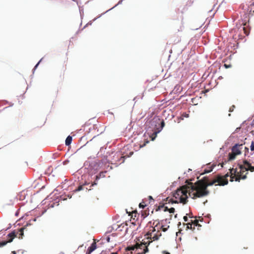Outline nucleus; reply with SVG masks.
<instances>
[{
  "label": "nucleus",
  "instance_id": "1",
  "mask_svg": "<svg viewBox=\"0 0 254 254\" xmlns=\"http://www.w3.org/2000/svg\"><path fill=\"white\" fill-rule=\"evenodd\" d=\"M228 173L224 176H218L217 178L211 182H209L207 177H203L202 179L198 180L195 183V185H192V190H195L196 192L193 193V196L203 197L208 195L209 191L207 190L208 186H212L216 183L218 185L224 186L228 183L227 178L229 176Z\"/></svg>",
  "mask_w": 254,
  "mask_h": 254
},
{
  "label": "nucleus",
  "instance_id": "2",
  "mask_svg": "<svg viewBox=\"0 0 254 254\" xmlns=\"http://www.w3.org/2000/svg\"><path fill=\"white\" fill-rule=\"evenodd\" d=\"M192 185H195V183L194 184L190 183L189 184V186H183L180 189H177L173 195L176 200L167 197L166 198V201H168L169 203L170 202L172 203H178L180 202L185 204L188 202V193H189V195L192 197V198L195 199L197 198V197L193 196L194 195L193 193H194L196 191L195 190H192Z\"/></svg>",
  "mask_w": 254,
  "mask_h": 254
},
{
  "label": "nucleus",
  "instance_id": "3",
  "mask_svg": "<svg viewBox=\"0 0 254 254\" xmlns=\"http://www.w3.org/2000/svg\"><path fill=\"white\" fill-rule=\"evenodd\" d=\"M243 162V164L239 163L238 165L240 169L239 171H238L237 168L230 169L231 182L233 181L234 179L236 181L239 182L241 179H245L247 178L248 170L251 172L254 171V166H252L248 161L244 160Z\"/></svg>",
  "mask_w": 254,
  "mask_h": 254
},
{
  "label": "nucleus",
  "instance_id": "4",
  "mask_svg": "<svg viewBox=\"0 0 254 254\" xmlns=\"http://www.w3.org/2000/svg\"><path fill=\"white\" fill-rule=\"evenodd\" d=\"M152 124L154 125L155 129L150 137L152 140H154L156 137L157 134L160 132L164 127L165 123L163 120H161L160 119L157 118L153 120Z\"/></svg>",
  "mask_w": 254,
  "mask_h": 254
},
{
  "label": "nucleus",
  "instance_id": "5",
  "mask_svg": "<svg viewBox=\"0 0 254 254\" xmlns=\"http://www.w3.org/2000/svg\"><path fill=\"white\" fill-rule=\"evenodd\" d=\"M150 239H147V241H145L144 240H142V242L141 244L136 243L134 246H132L131 247H128L127 250H133L135 249H141V247L144 246V249H146V247L149 245V244L152 242L149 240Z\"/></svg>",
  "mask_w": 254,
  "mask_h": 254
},
{
  "label": "nucleus",
  "instance_id": "6",
  "mask_svg": "<svg viewBox=\"0 0 254 254\" xmlns=\"http://www.w3.org/2000/svg\"><path fill=\"white\" fill-rule=\"evenodd\" d=\"M239 24H238V23L237 24V26H238L239 25H240V26H241L242 25H243V30L244 31V33L246 35H248L249 34V32H250V29L249 28H248L246 26L247 25L246 21L239 20Z\"/></svg>",
  "mask_w": 254,
  "mask_h": 254
},
{
  "label": "nucleus",
  "instance_id": "7",
  "mask_svg": "<svg viewBox=\"0 0 254 254\" xmlns=\"http://www.w3.org/2000/svg\"><path fill=\"white\" fill-rule=\"evenodd\" d=\"M155 221L153 222V225H154V227H152V229L150 230L148 233L146 234V236H147L146 239H151L152 234L156 231V228H158V225L159 223V222H157V223L155 225Z\"/></svg>",
  "mask_w": 254,
  "mask_h": 254
},
{
  "label": "nucleus",
  "instance_id": "8",
  "mask_svg": "<svg viewBox=\"0 0 254 254\" xmlns=\"http://www.w3.org/2000/svg\"><path fill=\"white\" fill-rule=\"evenodd\" d=\"M30 225L31 224L30 223H27V224L25 225L23 227L20 228L16 233V234L17 235V237L19 239H22L23 236L24 230L26 229V226Z\"/></svg>",
  "mask_w": 254,
  "mask_h": 254
},
{
  "label": "nucleus",
  "instance_id": "9",
  "mask_svg": "<svg viewBox=\"0 0 254 254\" xmlns=\"http://www.w3.org/2000/svg\"><path fill=\"white\" fill-rule=\"evenodd\" d=\"M242 146V145H235L232 147V152L234 153L235 154H237V155L240 154L241 152L239 147Z\"/></svg>",
  "mask_w": 254,
  "mask_h": 254
},
{
  "label": "nucleus",
  "instance_id": "10",
  "mask_svg": "<svg viewBox=\"0 0 254 254\" xmlns=\"http://www.w3.org/2000/svg\"><path fill=\"white\" fill-rule=\"evenodd\" d=\"M17 237V235L16 234V232L15 231H13L10 233H9L7 235L8 238H9V240L7 241L9 243H10L12 241L13 239Z\"/></svg>",
  "mask_w": 254,
  "mask_h": 254
},
{
  "label": "nucleus",
  "instance_id": "11",
  "mask_svg": "<svg viewBox=\"0 0 254 254\" xmlns=\"http://www.w3.org/2000/svg\"><path fill=\"white\" fill-rule=\"evenodd\" d=\"M96 249V243L93 242L88 249V254H90Z\"/></svg>",
  "mask_w": 254,
  "mask_h": 254
},
{
  "label": "nucleus",
  "instance_id": "12",
  "mask_svg": "<svg viewBox=\"0 0 254 254\" xmlns=\"http://www.w3.org/2000/svg\"><path fill=\"white\" fill-rule=\"evenodd\" d=\"M167 203H163L162 204L160 205L158 208L156 209V211L160 210L161 209H163L164 211H168V207L167 206H165V204H167Z\"/></svg>",
  "mask_w": 254,
  "mask_h": 254
},
{
  "label": "nucleus",
  "instance_id": "13",
  "mask_svg": "<svg viewBox=\"0 0 254 254\" xmlns=\"http://www.w3.org/2000/svg\"><path fill=\"white\" fill-rule=\"evenodd\" d=\"M160 236H161V233L158 230L157 233L153 235L151 239H153L154 241L158 240Z\"/></svg>",
  "mask_w": 254,
  "mask_h": 254
},
{
  "label": "nucleus",
  "instance_id": "14",
  "mask_svg": "<svg viewBox=\"0 0 254 254\" xmlns=\"http://www.w3.org/2000/svg\"><path fill=\"white\" fill-rule=\"evenodd\" d=\"M72 140V137L70 135H68L65 139V145L67 146L69 145L71 143Z\"/></svg>",
  "mask_w": 254,
  "mask_h": 254
},
{
  "label": "nucleus",
  "instance_id": "15",
  "mask_svg": "<svg viewBox=\"0 0 254 254\" xmlns=\"http://www.w3.org/2000/svg\"><path fill=\"white\" fill-rule=\"evenodd\" d=\"M237 154H235L233 152H231L229 154V160H233L235 159Z\"/></svg>",
  "mask_w": 254,
  "mask_h": 254
},
{
  "label": "nucleus",
  "instance_id": "16",
  "mask_svg": "<svg viewBox=\"0 0 254 254\" xmlns=\"http://www.w3.org/2000/svg\"><path fill=\"white\" fill-rule=\"evenodd\" d=\"M106 172H101L98 175L96 176V181L100 179L101 178H104L105 177L104 174L106 173Z\"/></svg>",
  "mask_w": 254,
  "mask_h": 254
},
{
  "label": "nucleus",
  "instance_id": "17",
  "mask_svg": "<svg viewBox=\"0 0 254 254\" xmlns=\"http://www.w3.org/2000/svg\"><path fill=\"white\" fill-rule=\"evenodd\" d=\"M214 167V166H211L210 167V169H205L203 174L208 173H210V172L212 171V170H213Z\"/></svg>",
  "mask_w": 254,
  "mask_h": 254
},
{
  "label": "nucleus",
  "instance_id": "18",
  "mask_svg": "<svg viewBox=\"0 0 254 254\" xmlns=\"http://www.w3.org/2000/svg\"><path fill=\"white\" fill-rule=\"evenodd\" d=\"M8 243H9L7 241L0 242V247H2L6 245Z\"/></svg>",
  "mask_w": 254,
  "mask_h": 254
},
{
  "label": "nucleus",
  "instance_id": "19",
  "mask_svg": "<svg viewBox=\"0 0 254 254\" xmlns=\"http://www.w3.org/2000/svg\"><path fill=\"white\" fill-rule=\"evenodd\" d=\"M148 252V248L146 247V249H144L142 253H138L137 254H145L146 253Z\"/></svg>",
  "mask_w": 254,
  "mask_h": 254
},
{
  "label": "nucleus",
  "instance_id": "20",
  "mask_svg": "<svg viewBox=\"0 0 254 254\" xmlns=\"http://www.w3.org/2000/svg\"><path fill=\"white\" fill-rule=\"evenodd\" d=\"M168 211L170 213H174L175 212V208H173V207H171L170 208H169L168 209Z\"/></svg>",
  "mask_w": 254,
  "mask_h": 254
},
{
  "label": "nucleus",
  "instance_id": "21",
  "mask_svg": "<svg viewBox=\"0 0 254 254\" xmlns=\"http://www.w3.org/2000/svg\"><path fill=\"white\" fill-rule=\"evenodd\" d=\"M187 229H192V223H188L187 224Z\"/></svg>",
  "mask_w": 254,
  "mask_h": 254
},
{
  "label": "nucleus",
  "instance_id": "22",
  "mask_svg": "<svg viewBox=\"0 0 254 254\" xmlns=\"http://www.w3.org/2000/svg\"><path fill=\"white\" fill-rule=\"evenodd\" d=\"M250 148H251V150L252 151H254V141H252V142L251 143V145L250 146Z\"/></svg>",
  "mask_w": 254,
  "mask_h": 254
},
{
  "label": "nucleus",
  "instance_id": "23",
  "mask_svg": "<svg viewBox=\"0 0 254 254\" xmlns=\"http://www.w3.org/2000/svg\"><path fill=\"white\" fill-rule=\"evenodd\" d=\"M194 226H197L198 225V221L197 220H195L193 223H192Z\"/></svg>",
  "mask_w": 254,
  "mask_h": 254
},
{
  "label": "nucleus",
  "instance_id": "24",
  "mask_svg": "<svg viewBox=\"0 0 254 254\" xmlns=\"http://www.w3.org/2000/svg\"><path fill=\"white\" fill-rule=\"evenodd\" d=\"M139 206L140 208H144L146 205L143 204V203H140Z\"/></svg>",
  "mask_w": 254,
  "mask_h": 254
},
{
  "label": "nucleus",
  "instance_id": "25",
  "mask_svg": "<svg viewBox=\"0 0 254 254\" xmlns=\"http://www.w3.org/2000/svg\"><path fill=\"white\" fill-rule=\"evenodd\" d=\"M181 41V39L180 37H177V39L174 41V42L176 43H179V42H180Z\"/></svg>",
  "mask_w": 254,
  "mask_h": 254
},
{
  "label": "nucleus",
  "instance_id": "26",
  "mask_svg": "<svg viewBox=\"0 0 254 254\" xmlns=\"http://www.w3.org/2000/svg\"><path fill=\"white\" fill-rule=\"evenodd\" d=\"M235 108V106L233 105L232 107H231L229 109V112H233L234 110V108Z\"/></svg>",
  "mask_w": 254,
  "mask_h": 254
},
{
  "label": "nucleus",
  "instance_id": "27",
  "mask_svg": "<svg viewBox=\"0 0 254 254\" xmlns=\"http://www.w3.org/2000/svg\"><path fill=\"white\" fill-rule=\"evenodd\" d=\"M159 228H162V231H164V232L166 231L167 229V228H163V226H160V227L158 228V229H159Z\"/></svg>",
  "mask_w": 254,
  "mask_h": 254
},
{
  "label": "nucleus",
  "instance_id": "28",
  "mask_svg": "<svg viewBox=\"0 0 254 254\" xmlns=\"http://www.w3.org/2000/svg\"><path fill=\"white\" fill-rule=\"evenodd\" d=\"M183 219H184V221H185V222H187V221H188V217H187V216H185L184 217Z\"/></svg>",
  "mask_w": 254,
  "mask_h": 254
},
{
  "label": "nucleus",
  "instance_id": "29",
  "mask_svg": "<svg viewBox=\"0 0 254 254\" xmlns=\"http://www.w3.org/2000/svg\"><path fill=\"white\" fill-rule=\"evenodd\" d=\"M82 188V187L81 186H80L78 187V189H77V190L79 191Z\"/></svg>",
  "mask_w": 254,
  "mask_h": 254
},
{
  "label": "nucleus",
  "instance_id": "30",
  "mask_svg": "<svg viewBox=\"0 0 254 254\" xmlns=\"http://www.w3.org/2000/svg\"><path fill=\"white\" fill-rule=\"evenodd\" d=\"M148 142H149V141H146V142H145V143H144L143 145H140V147H142L144 146L145 145V144H146V143H148Z\"/></svg>",
  "mask_w": 254,
  "mask_h": 254
},
{
  "label": "nucleus",
  "instance_id": "31",
  "mask_svg": "<svg viewBox=\"0 0 254 254\" xmlns=\"http://www.w3.org/2000/svg\"><path fill=\"white\" fill-rule=\"evenodd\" d=\"M41 60H40V61L37 63V64L35 65V68H36L38 66V64H39V63H40V62L41 61Z\"/></svg>",
  "mask_w": 254,
  "mask_h": 254
},
{
  "label": "nucleus",
  "instance_id": "32",
  "mask_svg": "<svg viewBox=\"0 0 254 254\" xmlns=\"http://www.w3.org/2000/svg\"><path fill=\"white\" fill-rule=\"evenodd\" d=\"M148 197L150 200H153V199L151 196H149Z\"/></svg>",
  "mask_w": 254,
  "mask_h": 254
},
{
  "label": "nucleus",
  "instance_id": "33",
  "mask_svg": "<svg viewBox=\"0 0 254 254\" xmlns=\"http://www.w3.org/2000/svg\"><path fill=\"white\" fill-rule=\"evenodd\" d=\"M132 154H133V152H131L130 153V155H129V156H128L127 157H129V156H131Z\"/></svg>",
  "mask_w": 254,
  "mask_h": 254
},
{
  "label": "nucleus",
  "instance_id": "34",
  "mask_svg": "<svg viewBox=\"0 0 254 254\" xmlns=\"http://www.w3.org/2000/svg\"><path fill=\"white\" fill-rule=\"evenodd\" d=\"M96 184H97V183H96V182L95 181V182H94V183L92 184V186L95 185H96Z\"/></svg>",
  "mask_w": 254,
  "mask_h": 254
},
{
  "label": "nucleus",
  "instance_id": "35",
  "mask_svg": "<svg viewBox=\"0 0 254 254\" xmlns=\"http://www.w3.org/2000/svg\"><path fill=\"white\" fill-rule=\"evenodd\" d=\"M185 117H189V115H185Z\"/></svg>",
  "mask_w": 254,
  "mask_h": 254
},
{
  "label": "nucleus",
  "instance_id": "36",
  "mask_svg": "<svg viewBox=\"0 0 254 254\" xmlns=\"http://www.w3.org/2000/svg\"><path fill=\"white\" fill-rule=\"evenodd\" d=\"M185 117H189V115H185Z\"/></svg>",
  "mask_w": 254,
  "mask_h": 254
},
{
  "label": "nucleus",
  "instance_id": "37",
  "mask_svg": "<svg viewBox=\"0 0 254 254\" xmlns=\"http://www.w3.org/2000/svg\"><path fill=\"white\" fill-rule=\"evenodd\" d=\"M165 254H170L169 253H168V252H166Z\"/></svg>",
  "mask_w": 254,
  "mask_h": 254
},
{
  "label": "nucleus",
  "instance_id": "38",
  "mask_svg": "<svg viewBox=\"0 0 254 254\" xmlns=\"http://www.w3.org/2000/svg\"><path fill=\"white\" fill-rule=\"evenodd\" d=\"M33 221H36V219H33Z\"/></svg>",
  "mask_w": 254,
  "mask_h": 254
},
{
  "label": "nucleus",
  "instance_id": "39",
  "mask_svg": "<svg viewBox=\"0 0 254 254\" xmlns=\"http://www.w3.org/2000/svg\"><path fill=\"white\" fill-rule=\"evenodd\" d=\"M254 120H253V124H254Z\"/></svg>",
  "mask_w": 254,
  "mask_h": 254
},
{
  "label": "nucleus",
  "instance_id": "40",
  "mask_svg": "<svg viewBox=\"0 0 254 254\" xmlns=\"http://www.w3.org/2000/svg\"><path fill=\"white\" fill-rule=\"evenodd\" d=\"M112 254H117V253H112Z\"/></svg>",
  "mask_w": 254,
  "mask_h": 254
}]
</instances>
